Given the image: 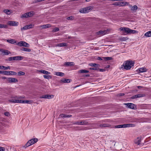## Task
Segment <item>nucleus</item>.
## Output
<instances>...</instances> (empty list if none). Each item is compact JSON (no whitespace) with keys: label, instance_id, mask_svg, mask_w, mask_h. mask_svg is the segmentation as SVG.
<instances>
[{"label":"nucleus","instance_id":"1","mask_svg":"<svg viewBox=\"0 0 151 151\" xmlns=\"http://www.w3.org/2000/svg\"><path fill=\"white\" fill-rule=\"evenodd\" d=\"M134 63L132 61L127 60L125 63H124L123 65L122 66L121 68L126 70H129L132 67L134 66Z\"/></svg>","mask_w":151,"mask_h":151},{"label":"nucleus","instance_id":"2","mask_svg":"<svg viewBox=\"0 0 151 151\" xmlns=\"http://www.w3.org/2000/svg\"><path fill=\"white\" fill-rule=\"evenodd\" d=\"M120 29L121 30L127 34H135L138 32L137 31L130 29L128 27H121L120 28Z\"/></svg>","mask_w":151,"mask_h":151},{"label":"nucleus","instance_id":"3","mask_svg":"<svg viewBox=\"0 0 151 151\" xmlns=\"http://www.w3.org/2000/svg\"><path fill=\"white\" fill-rule=\"evenodd\" d=\"M96 127L95 128H104L106 127H109L111 125L108 124L101 123V122H99L95 124Z\"/></svg>","mask_w":151,"mask_h":151},{"label":"nucleus","instance_id":"4","mask_svg":"<svg viewBox=\"0 0 151 151\" xmlns=\"http://www.w3.org/2000/svg\"><path fill=\"white\" fill-rule=\"evenodd\" d=\"M38 141L37 138H35L29 140L26 144L23 147L25 148L29 146L36 143Z\"/></svg>","mask_w":151,"mask_h":151},{"label":"nucleus","instance_id":"5","mask_svg":"<svg viewBox=\"0 0 151 151\" xmlns=\"http://www.w3.org/2000/svg\"><path fill=\"white\" fill-rule=\"evenodd\" d=\"M24 58V57L21 56H17L14 57H9L6 60V61H9L12 60H22Z\"/></svg>","mask_w":151,"mask_h":151},{"label":"nucleus","instance_id":"6","mask_svg":"<svg viewBox=\"0 0 151 151\" xmlns=\"http://www.w3.org/2000/svg\"><path fill=\"white\" fill-rule=\"evenodd\" d=\"M134 126V124H127L116 125L115 126V128H126L127 127H132Z\"/></svg>","mask_w":151,"mask_h":151},{"label":"nucleus","instance_id":"7","mask_svg":"<svg viewBox=\"0 0 151 151\" xmlns=\"http://www.w3.org/2000/svg\"><path fill=\"white\" fill-rule=\"evenodd\" d=\"M16 44L19 46H23L26 47H28L29 46V45L28 44L23 41H20Z\"/></svg>","mask_w":151,"mask_h":151},{"label":"nucleus","instance_id":"8","mask_svg":"<svg viewBox=\"0 0 151 151\" xmlns=\"http://www.w3.org/2000/svg\"><path fill=\"white\" fill-rule=\"evenodd\" d=\"M124 104L126 105L127 107L130 109H134L136 107V105L132 103H128Z\"/></svg>","mask_w":151,"mask_h":151},{"label":"nucleus","instance_id":"9","mask_svg":"<svg viewBox=\"0 0 151 151\" xmlns=\"http://www.w3.org/2000/svg\"><path fill=\"white\" fill-rule=\"evenodd\" d=\"M7 81L9 83H16L18 82V80L15 78H9L7 79Z\"/></svg>","mask_w":151,"mask_h":151},{"label":"nucleus","instance_id":"10","mask_svg":"<svg viewBox=\"0 0 151 151\" xmlns=\"http://www.w3.org/2000/svg\"><path fill=\"white\" fill-rule=\"evenodd\" d=\"M74 124L79 125H88V122L86 121H83L81 122H75Z\"/></svg>","mask_w":151,"mask_h":151},{"label":"nucleus","instance_id":"11","mask_svg":"<svg viewBox=\"0 0 151 151\" xmlns=\"http://www.w3.org/2000/svg\"><path fill=\"white\" fill-rule=\"evenodd\" d=\"M145 96V94H139L132 96L131 97V99H135L137 98L143 97Z\"/></svg>","mask_w":151,"mask_h":151},{"label":"nucleus","instance_id":"12","mask_svg":"<svg viewBox=\"0 0 151 151\" xmlns=\"http://www.w3.org/2000/svg\"><path fill=\"white\" fill-rule=\"evenodd\" d=\"M54 95H53L47 94L45 95H44L41 96H40V98L51 99L52 98L54 97Z\"/></svg>","mask_w":151,"mask_h":151},{"label":"nucleus","instance_id":"13","mask_svg":"<svg viewBox=\"0 0 151 151\" xmlns=\"http://www.w3.org/2000/svg\"><path fill=\"white\" fill-rule=\"evenodd\" d=\"M129 6L132 12H136L138 9V7L136 5L132 6L131 5H129Z\"/></svg>","mask_w":151,"mask_h":151},{"label":"nucleus","instance_id":"14","mask_svg":"<svg viewBox=\"0 0 151 151\" xmlns=\"http://www.w3.org/2000/svg\"><path fill=\"white\" fill-rule=\"evenodd\" d=\"M90 7H88L82 8L79 10V12L81 13H86L88 12V10L90 9Z\"/></svg>","mask_w":151,"mask_h":151},{"label":"nucleus","instance_id":"15","mask_svg":"<svg viewBox=\"0 0 151 151\" xmlns=\"http://www.w3.org/2000/svg\"><path fill=\"white\" fill-rule=\"evenodd\" d=\"M18 24L17 22L9 21L8 22V24L10 26H16L18 25Z\"/></svg>","mask_w":151,"mask_h":151},{"label":"nucleus","instance_id":"16","mask_svg":"<svg viewBox=\"0 0 151 151\" xmlns=\"http://www.w3.org/2000/svg\"><path fill=\"white\" fill-rule=\"evenodd\" d=\"M108 32V30H101L97 32V34L98 35H104L106 34Z\"/></svg>","mask_w":151,"mask_h":151},{"label":"nucleus","instance_id":"17","mask_svg":"<svg viewBox=\"0 0 151 151\" xmlns=\"http://www.w3.org/2000/svg\"><path fill=\"white\" fill-rule=\"evenodd\" d=\"M0 51L4 53V55H8L10 54L11 52L8 50L0 49Z\"/></svg>","mask_w":151,"mask_h":151},{"label":"nucleus","instance_id":"18","mask_svg":"<svg viewBox=\"0 0 151 151\" xmlns=\"http://www.w3.org/2000/svg\"><path fill=\"white\" fill-rule=\"evenodd\" d=\"M67 46V44L66 43H62L59 44H57L56 46H58L60 47H65Z\"/></svg>","mask_w":151,"mask_h":151},{"label":"nucleus","instance_id":"19","mask_svg":"<svg viewBox=\"0 0 151 151\" xmlns=\"http://www.w3.org/2000/svg\"><path fill=\"white\" fill-rule=\"evenodd\" d=\"M51 27V25L50 24H47L45 25H41L40 27H41L42 29H46L49 28Z\"/></svg>","mask_w":151,"mask_h":151},{"label":"nucleus","instance_id":"20","mask_svg":"<svg viewBox=\"0 0 151 151\" xmlns=\"http://www.w3.org/2000/svg\"><path fill=\"white\" fill-rule=\"evenodd\" d=\"M39 72L44 74H46L47 75L50 74V72L43 70H39Z\"/></svg>","mask_w":151,"mask_h":151},{"label":"nucleus","instance_id":"21","mask_svg":"<svg viewBox=\"0 0 151 151\" xmlns=\"http://www.w3.org/2000/svg\"><path fill=\"white\" fill-rule=\"evenodd\" d=\"M55 74L57 76L62 77L64 76V73L59 72H55Z\"/></svg>","mask_w":151,"mask_h":151},{"label":"nucleus","instance_id":"22","mask_svg":"<svg viewBox=\"0 0 151 151\" xmlns=\"http://www.w3.org/2000/svg\"><path fill=\"white\" fill-rule=\"evenodd\" d=\"M61 82L63 83H69L71 81V80L69 79H63L61 80Z\"/></svg>","mask_w":151,"mask_h":151},{"label":"nucleus","instance_id":"23","mask_svg":"<svg viewBox=\"0 0 151 151\" xmlns=\"http://www.w3.org/2000/svg\"><path fill=\"white\" fill-rule=\"evenodd\" d=\"M139 73L145 72L147 71V69L145 68H142L139 69Z\"/></svg>","mask_w":151,"mask_h":151},{"label":"nucleus","instance_id":"24","mask_svg":"<svg viewBox=\"0 0 151 151\" xmlns=\"http://www.w3.org/2000/svg\"><path fill=\"white\" fill-rule=\"evenodd\" d=\"M6 41L12 44H14L16 43V42L15 40L13 39H8L6 40Z\"/></svg>","mask_w":151,"mask_h":151},{"label":"nucleus","instance_id":"25","mask_svg":"<svg viewBox=\"0 0 151 151\" xmlns=\"http://www.w3.org/2000/svg\"><path fill=\"white\" fill-rule=\"evenodd\" d=\"M73 62H66L65 63V65L67 66H72L73 65Z\"/></svg>","mask_w":151,"mask_h":151},{"label":"nucleus","instance_id":"26","mask_svg":"<svg viewBox=\"0 0 151 151\" xmlns=\"http://www.w3.org/2000/svg\"><path fill=\"white\" fill-rule=\"evenodd\" d=\"M89 72V71L87 70H86L84 69H82L78 71V73H88Z\"/></svg>","mask_w":151,"mask_h":151},{"label":"nucleus","instance_id":"27","mask_svg":"<svg viewBox=\"0 0 151 151\" xmlns=\"http://www.w3.org/2000/svg\"><path fill=\"white\" fill-rule=\"evenodd\" d=\"M28 13H27V12L26 13L22 15L21 17V18H22L29 17V15H28Z\"/></svg>","mask_w":151,"mask_h":151},{"label":"nucleus","instance_id":"28","mask_svg":"<svg viewBox=\"0 0 151 151\" xmlns=\"http://www.w3.org/2000/svg\"><path fill=\"white\" fill-rule=\"evenodd\" d=\"M145 36L147 37H151V31H149L145 34Z\"/></svg>","mask_w":151,"mask_h":151},{"label":"nucleus","instance_id":"29","mask_svg":"<svg viewBox=\"0 0 151 151\" xmlns=\"http://www.w3.org/2000/svg\"><path fill=\"white\" fill-rule=\"evenodd\" d=\"M141 142V139L139 137H138L137 139L135 141V143L137 145H139Z\"/></svg>","mask_w":151,"mask_h":151},{"label":"nucleus","instance_id":"30","mask_svg":"<svg viewBox=\"0 0 151 151\" xmlns=\"http://www.w3.org/2000/svg\"><path fill=\"white\" fill-rule=\"evenodd\" d=\"M61 117H70L71 116V115H67V114H62L60 115Z\"/></svg>","mask_w":151,"mask_h":151},{"label":"nucleus","instance_id":"31","mask_svg":"<svg viewBox=\"0 0 151 151\" xmlns=\"http://www.w3.org/2000/svg\"><path fill=\"white\" fill-rule=\"evenodd\" d=\"M102 58L105 60H110L112 59V58L111 57H103Z\"/></svg>","mask_w":151,"mask_h":151},{"label":"nucleus","instance_id":"32","mask_svg":"<svg viewBox=\"0 0 151 151\" xmlns=\"http://www.w3.org/2000/svg\"><path fill=\"white\" fill-rule=\"evenodd\" d=\"M9 75H16L17 74V73L14 71H9Z\"/></svg>","mask_w":151,"mask_h":151},{"label":"nucleus","instance_id":"33","mask_svg":"<svg viewBox=\"0 0 151 151\" xmlns=\"http://www.w3.org/2000/svg\"><path fill=\"white\" fill-rule=\"evenodd\" d=\"M7 27V25L0 24V28H6Z\"/></svg>","mask_w":151,"mask_h":151},{"label":"nucleus","instance_id":"34","mask_svg":"<svg viewBox=\"0 0 151 151\" xmlns=\"http://www.w3.org/2000/svg\"><path fill=\"white\" fill-rule=\"evenodd\" d=\"M3 12L9 15L11 14L10 11L8 9H5L3 10Z\"/></svg>","mask_w":151,"mask_h":151},{"label":"nucleus","instance_id":"35","mask_svg":"<svg viewBox=\"0 0 151 151\" xmlns=\"http://www.w3.org/2000/svg\"><path fill=\"white\" fill-rule=\"evenodd\" d=\"M21 50L24 51L29 52L31 51V50L27 48H23L21 49Z\"/></svg>","mask_w":151,"mask_h":151},{"label":"nucleus","instance_id":"36","mask_svg":"<svg viewBox=\"0 0 151 151\" xmlns=\"http://www.w3.org/2000/svg\"><path fill=\"white\" fill-rule=\"evenodd\" d=\"M89 65L91 67H98L99 66V65H98V64H97L96 63H89Z\"/></svg>","mask_w":151,"mask_h":151},{"label":"nucleus","instance_id":"37","mask_svg":"<svg viewBox=\"0 0 151 151\" xmlns=\"http://www.w3.org/2000/svg\"><path fill=\"white\" fill-rule=\"evenodd\" d=\"M2 74H3L6 75H9V71H6L2 70Z\"/></svg>","mask_w":151,"mask_h":151},{"label":"nucleus","instance_id":"38","mask_svg":"<svg viewBox=\"0 0 151 151\" xmlns=\"http://www.w3.org/2000/svg\"><path fill=\"white\" fill-rule=\"evenodd\" d=\"M43 77L45 79H48L49 78L51 79L52 78V77L50 75H44L43 76Z\"/></svg>","mask_w":151,"mask_h":151},{"label":"nucleus","instance_id":"39","mask_svg":"<svg viewBox=\"0 0 151 151\" xmlns=\"http://www.w3.org/2000/svg\"><path fill=\"white\" fill-rule=\"evenodd\" d=\"M25 74L24 72L22 71H19L18 73V76H23Z\"/></svg>","mask_w":151,"mask_h":151},{"label":"nucleus","instance_id":"40","mask_svg":"<svg viewBox=\"0 0 151 151\" xmlns=\"http://www.w3.org/2000/svg\"><path fill=\"white\" fill-rule=\"evenodd\" d=\"M17 99H12L9 100L10 102L14 103H17Z\"/></svg>","mask_w":151,"mask_h":151},{"label":"nucleus","instance_id":"41","mask_svg":"<svg viewBox=\"0 0 151 151\" xmlns=\"http://www.w3.org/2000/svg\"><path fill=\"white\" fill-rule=\"evenodd\" d=\"M74 18V17L73 16H70L67 18V19L68 20H72Z\"/></svg>","mask_w":151,"mask_h":151},{"label":"nucleus","instance_id":"42","mask_svg":"<svg viewBox=\"0 0 151 151\" xmlns=\"http://www.w3.org/2000/svg\"><path fill=\"white\" fill-rule=\"evenodd\" d=\"M120 2H116L114 3L113 4V5L114 6H120Z\"/></svg>","mask_w":151,"mask_h":151},{"label":"nucleus","instance_id":"43","mask_svg":"<svg viewBox=\"0 0 151 151\" xmlns=\"http://www.w3.org/2000/svg\"><path fill=\"white\" fill-rule=\"evenodd\" d=\"M2 69H4V70H7L8 69H10V67L9 66H8L7 67H6V66H2Z\"/></svg>","mask_w":151,"mask_h":151},{"label":"nucleus","instance_id":"44","mask_svg":"<svg viewBox=\"0 0 151 151\" xmlns=\"http://www.w3.org/2000/svg\"><path fill=\"white\" fill-rule=\"evenodd\" d=\"M28 29V28L27 25H26V26H24L22 28H21V30L22 31H23V30H26V29Z\"/></svg>","mask_w":151,"mask_h":151},{"label":"nucleus","instance_id":"45","mask_svg":"<svg viewBox=\"0 0 151 151\" xmlns=\"http://www.w3.org/2000/svg\"><path fill=\"white\" fill-rule=\"evenodd\" d=\"M59 29L58 28L55 27L52 30V31L54 32H57L59 30Z\"/></svg>","mask_w":151,"mask_h":151},{"label":"nucleus","instance_id":"46","mask_svg":"<svg viewBox=\"0 0 151 151\" xmlns=\"http://www.w3.org/2000/svg\"><path fill=\"white\" fill-rule=\"evenodd\" d=\"M27 26L28 28V29H29L33 28L34 25L32 24H30L29 25H27Z\"/></svg>","mask_w":151,"mask_h":151},{"label":"nucleus","instance_id":"47","mask_svg":"<svg viewBox=\"0 0 151 151\" xmlns=\"http://www.w3.org/2000/svg\"><path fill=\"white\" fill-rule=\"evenodd\" d=\"M27 13H28L29 14L28 15H29V17L32 16L34 14V13L33 12H27Z\"/></svg>","mask_w":151,"mask_h":151},{"label":"nucleus","instance_id":"48","mask_svg":"<svg viewBox=\"0 0 151 151\" xmlns=\"http://www.w3.org/2000/svg\"><path fill=\"white\" fill-rule=\"evenodd\" d=\"M4 114L5 116H9L10 115L9 113L8 112H5L4 113Z\"/></svg>","mask_w":151,"mask_h":151},{"label":"nucleus","instance_id":"49","mask_svg":"<svg viewBox=\"0 0 151 151\" xmlns=\"http://www.w3.org/2000/svg\"><path fill=\"white\" fill-rule=\"evenodd\" d=\"M26 103L27 104H31L32 103V101H29V100H26Z\"/></svg>","mask_w":151,"mask_h":151},{"label":"nucleus","instance_id":"50","mask_svg":"<svg viewBox=\"0 0 151 151\" xmlns=\"http://www.w3.org/2000/svg\"><path fill=\"white\" fill-rule=\"evenodd\" d=\"M23 100H19L17 99V103H22V101Z\"/></svg>","mask_w":151,"mask_h":151},{"label":"nucleus","instance_id":"51","mask_svg":"<svg viewBox=\"0 0 151 151\" xmlns=\"http://www.w3.org/2000/svg\"><path fill=\"white\" fill-rule=\"evenodd\" d=\"M120 40L122 41H123L127 40V39H126V38L123 37L121 38Z\"/></svg>","mask_w":151,"mask_h":151},{"label":"nucleus","instance_id":"52","mask_svg":"<svg viewBox=\"0 0 151 151\" xmlns=\"http://www.w3.org/2000/svg\"><path fill=\"white\" fill-rule=\"evenodd\" d=\"M124 93H119V94H118V96H123L124 95Z\"/></svg>","mask_w":151,"mask_h":151},{"label":"nucleus","instance_id":"53","mask_svg":"<svg viewBox=\"0 0 151 151\" xmlns=\"http://www.w3.org/2000/svg\"><path fill=\"white\" fill-rule=\"evenodd\" d=\"M89 69L91 70H97V68L96 67L94 68H89Z\"/></svg>","mask_w":151,"mask_h":151},{"label":"nucleus","instance_id":"54","mask_svg":"<svg viewBox=\"0 0 151 151\" xmlns=\"http://www.w3.org/2000/svg\"><path fill=\"white\" fill-rule=\"evenodd\" d=\"M5 148L3 147H0V151H5Z\"/></svg>","mask_w":151,"mask_h":151},{"label":"nucleus","instance_id":"55","mask_svg":"<svg viewBox=\"0 0 151 151\" xmlns=\"http://www.w3.org/2000/svg\"><path fill=\"white\" fill-rule=\"evenodd\" d=\"M124 5H121L122 6H125L126 5H128L129 4L128 2H124Z\"/></svg>","mask_w":151,"mask_h":151},{"label":"nucleus","instance_id":"56","mask_svg":"<svg viewBox=\"0 0 151 151\" xmlns=\"http://www.w3.org/2000/svg\"><path fill=\"white\" fill-rule=\"evenodd\" d=\"M97 59L99 60H103V59L102 58H101L100 57H98L97 58Z\"/></svg>","mask_w":151,"mask_h":151},{"label":"nucleus","instance_id":"57","mask_svg":"<svg viewBox=\"0 0 151 151\" xmlns=\"http://www.w3.org/2000/svg\"><path fill=\"white\" fill-rule=\"evenodd\" d=\"M89 128L88 127H83L84 130H86L88 129H89Z\"/></svg>","mask_w":151,"mask_h":151},{"label":"nucleus","instance_id":"58","mask_svg":"<svg viewBox=\"0 0 151 151\" xmlns=\"http://www.w3.org/2000/svg\"><path fill=\"white\" fill-rule=\"evenodd\" d=\"M120 6H122L121 5H124V2H120Z\"/></svg>","mask_w":151,"mask_h":151},{"label":"nucleus","instance_id":"59","mask_svg":"<svg viewBox=\"0 0 151 151\" xmlns=\"http://www.w3.org/2000/svg\"><path fill=\"white\" fill-rule=\"evenodd\" d=\"M105 70H106L105 69H99V70L101 72L105 71Z\"/></svg>","mask_w":151,"mask_h":151},{"label":"nucleus","instance_id":"60","mask_svg":"<svg viewBox=\"0 0 151 151\" xmlns=\"http://www.w3.org/2000/svg\"><path fill=\"white\" fill-rule=\"evenodd\" d=\"M79 130H84L83 127H81L78 129Z\"/></svg>","mask_w":151,"mask_h":151},{"label":"nucleus","instance_id":"61","mask_svg":"<svg viewBox=\"0 0 151 151\" xmlns=\"http://www.w3.org/2000/svg\"><path fill=\"white\" fill-rule=\"evenodd\" d=\"M26 100H22V103H24V104H25V103H26V101H25Z\"/></svg>","mask_w":151,"mask_h":151},{"label":"nucleus","instance_id":"62","mask_svg":"<svg viewBox=\"0 0 151 151\" xmlns=\"http://www.w3.org/2000/svg\"><path fill=\"white\" fill-rule=\"evenodd\" d=\"M1 78H2V79H7V78H6V77H5V76L2 77H1Z\"/></svg>","mask_w":151,"mask_h":151},{"label":"nucleus","instance_id":"63","mask_svg":"<svg viewBox=\"0 0 151 151\" xmlns=\"http://www.w3.org/2000/svg\"><path fill=\"white\" fill-rule=\"evenodd\" d=\"M142 88V86H137V88Z\"/></svg>","mask_w":151,"mask_h":151},{"label":"nucleus","instance_id":"64","mask_svg":"<svg viewBox=\"0 0 151 151\" xmlns=\"http://www.w3.org/2000/svg\"><path fill=\"white\" fill-rule=\"evenodd\" d=\"M109 67H110V66L109 65H107L106 67V68H109Z\"/></svg>","mask_w":151,"mask_h":151}]
</instances>
